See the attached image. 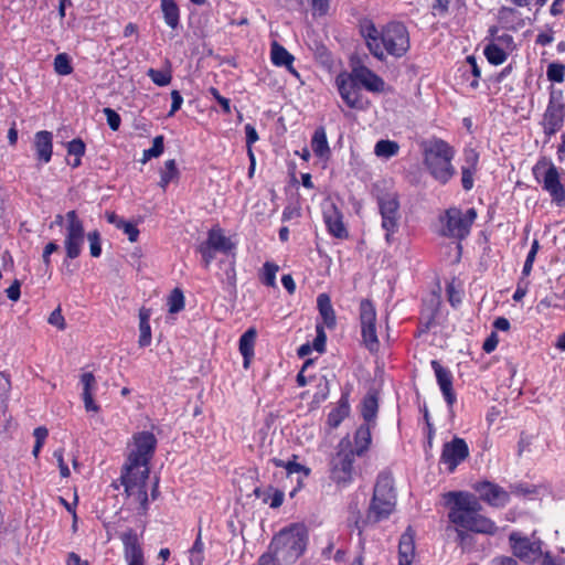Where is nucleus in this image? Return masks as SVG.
<instances>
[{
  "mask_svg": "<svg viewBox=\"0 0 565 565\" xmlns=\"http://www.w3.org/2000/svg\"><path fill=\"white\" fill-rule=\"evenodd\" d=\"M309 530L303 523H291L271 537L267 550L282 564H295L307 551Z\"/></svg>",
  "mask_w": 565,
  "mask_h": 565,
  "instance_id": "nucleus-1",
  "label": "nucleus"
},
{
  "mask_svg": "<svg viewBox=\"0 0 565 565\" xmlns=\"http://www.w3.org/2000/svg\"><path fill=\"white\" fill-rule=\"evenodd\" d=\"M423 163L429 175L441 185H446L457 174L452 164L455 148L446 140L433 137L422 142Z\"/></svg>",
  "mask_w": 565,
  "mask_h": 565,
  "instance_id": "nucleus-2",
  "label": "nucleus"
},
{
  "mask_svg": "<svg viewBox=\"0 0 565 565\" xmlns=\"http://www.w3.org/2000/svg\"><path fill=\"white\" fill-rule=\"evenodd\" d=\"M338 92L349 108L362 109L361 88L372 93H385L390 87L376 73H338Z\"/></svg>",
  "mask_w": 565,
  "mask_h": 565,
  "instance_id": "nucleus-3",
  "label": "nucleus"
},
{
  "mask_svg": "<svg viewBox=\"0 0 565 565\" xmlns=\"http://www.w3.org/2000/svg\"><path fill=\"white\" fill-rule=\"evenodd\" d=\"M372 195L381 215V227L385 232V242L391 245L394 242V234L399 230L402 218L399 195L396 191L386 189L385 182L374 183Z\"/></svg>",
  "mask_w": 565,
  "mask_h": 565,
  "instance_id": "nucleus-4",
  "label": "nucleus"
},
{
  "mask_svg": "<svg viewBox=\"0 0 565 565\" xmlns=\"http://www.w3.org/2000/svg\"><path fill=\"white\" fill-rule=\"evenodd\" d=\"M205 242L221 253L226 255L232 254L231 258L221 259L218 262V266L222 271L218 274V278L224 290L230 295L236 294L235 254L232 253L235 249V244L223 234L221 228L210 230Z\"/></svg>",
  "mask_w": 565,
  "mask_h": 565,
  "instance_id": "nucleus-5",
  "label": "nucleus"
},
{
  "mask_svg": "<svg viewBox=\"0 0 565 565\" xmlns=\"http://www.w3.org/2000/svg\"><path fill=\"white\" fill-rule=\"evenodd\" d=\"M135 448L129 452L126 463L122 466L121 473H139L140 467L150 469L149 463L154 456L158 440L153 433L142 430L132 435Z\"/></svg>",
  "mask_w": 565,
  "mask_h": 565,
  "instance_id": "nucleus-6",
  "label": "nucleus"
},
{
  "mask_svg": "<svg viewBox=\"0 0 565 565\" xmlns=\"http://www.w3.org/2000/svg\"><path fill=\"white\" fill-rule=\"evenodd\" d=\"M535 180L542 184L552 203L557 207H565V186L561 182V174L557 167L547 157H541L532 168Z\"/></svg>",
  "mask_w": 565,
  "mask_h": 565,
  "instance_id": "nucleus-7",
  "label": "nucleus"
},
{
  "mask_svg": "<svg viewBox=\"0 0 565 565\" xmlns=\"http://www.w3.org/2000/svg\"><path fill=\"white\" fill-rule=\"evenodd\" d=\"M354 458L355 456L351 451V440L349 437H343L331 461L330 478L338 487L345 488L353 481Z\"/></svg>",
  "mask_w": 565,
  "mask_h": 565,
  "instance_id": "nucleus-8",
  "label": "nucleus"
},
{
  "mask_svg": "<svg viewBox=\"0 0 565 565\" xmlns=\"http://www.w3.org/2000/svg\"><path fill=\"white\" fill-rule=\"evenodd\" d=\"M476 218L477 211L475 207L468 209L465 213L458 207H449L440 217V222L444 224L441 234L446 237L462 241L470 234Z\"/></svg>",
  "mask_w": 565,
  "mask_h": 565,
  "instance_id": "nucleus-9",
  "label": "nucleus"
},
{
  "mask_svg": "<svg viewBox=\"0 0 565 565\" xmlns=\"http://www.w3.org/2000/svg\"><path fill=\"white\" fill-rule=\"evenodd\" d=\"M381 47L396 58L403 57L411 47L409 33L402 22H390L382 28Z\"/></svg>",
  "mask_w": 565,
  "mask_h": 565,
  "instance_id": "nucleus-10",
  "label": "nucleus"
},
{
  "mask_svg": "<svg viewBox=\"0 0 565 565\" xmlns=\"http://www.w3.org/2000/svg\"><path fill=\"white\" fill-rule=\"evenodd\" d=\"M150 469H142L139 473L127 475L121 473L120 483L125 488V493L136 495L139 501L138 514L145 515L149 510V500L147 491V480L149 479Z\"/></svg>",
  "mask_w": 565,
  "mask_h": 565,
  "instance_id": "nucleus-11",
  "label": "nucleus"
},
{
  "mask_svg": "<svg viewBox=\"0 0 565 565\" xmlns=\"http://www.w3.org/2000/svg\"><path fill=\"white\" fill-rule=\"evenodd\" d=\"M65 218L67 222L64 239L66 257L75 259L82 253V247L85 241V228L83 221L78 217L75 210L68 211Z\"/></svg>",
  "mask_w": 565,
  "mask_h": 565,
  "instance_id": "nucleus-12",
  "label": "nucleus"
},
{
  "mask_svg": "<svg viewBox=\"0 0 565 565\" xmlns=\"http://www.w3.org/2000/svg\"><path fill=\"white\" fill-rule=\"evenodd\" d=\"M359 311L363 343L370 352L377 351L380 342L376 333L375 306L370 299H362Z\"/></svg>",
  "mask_w": 565,
  "mask_h": 565,
  "instance_id": "nucleus-13",
  "label": "nucleus"
},
{
  "mask_svg": "<svg viewBox=\"0 0 565 565\" xmlns=\"http://www.w3.org/2000/svg\"><path fill=\"white\" fill-rule=\"evenodd\" d=\"M448 520L457 527L472 533L494 535L498 531L495 523L484 515H462L452 511L448 512Z\"/></svg>",
  "mask_w": 565,
  "mask_h": 565,
  "instance_id": "nucleus-14",
  "label": "nucleus"
},
{
  "mask_svg": "<svg viewBox=\"0 0 565 565\" xmlns=\"http://www.w3.org/2000/svg\"><path fill=\"white\" fill-rule=\"evenodd\" d=\"M509 541L514 556L521 561L533 564L542 557V542L540 540L531 541L518 532H512Z\"/></svg>",
  "mask_w": 565,
  "mask_h": 565,
  "instance_id": "nucleus-15",
  "label": "nucleus"
},
{
  "mask_svg": "<svg viewBox=\"0 0 565 565\" xmlns=\"http://www.w3.org/2000/svg\"><path fill=\"white\" fill-rule=\"evenodd\" d=\"M469 457V447L463 438L454 437L443 445L439 465H446L448 472L452 473L456 468Z\"/></svg>",
  "mask_w": 565,
  "mask_h": 565,
  "instance_id": "nucleus-16",
  "label": "nucleus"
},
{
  "mask_svg": "<svg viewBox=\"0 0 565 565\" xmlns=\"http://www.w3.org/2000/svg\"><path fill=\"white\" fill-rule=\"evenodd\" d=\"M446 502L449 505V512L455 511L462 515H481L482 505L478 499L463 491H451L446 494Z\"/></svg>",
  "mask_w": 565,
  "mask_h": 565,
  "instance_id": "nucleus-17",
  "label": "nucleus"
},
{
  "mask_svg": "<svg viewBox=\"0 0 565 565\" xmlns=\"http://www.w3.org/2000/svg\"><path fill=\"white\" fill-rule=\"evenodd\" d=\"M473 489L478 492L480 500L493 508H503L510 502V493L491 481L477 482Z\"/></svg>",
  "mask_w": 565,
  "mask_h": 565,
  "instance_id": "nucleus-18",
  "label": "nucleus"
},
{
  "mask_svg": "<svg viewBox=\"0 0 565 565\" xmlns=\"http://www.w3.org/2000/svg\"><path fill=\"white\" fill-rule=\"evenodd\" d=\"M430 365L431 369L434 370L437 384L443 393L445 402L449 411L451 412L455 403L457 402V395L452 387V373L449 369L443 366L437 360H433L430 362Z\"/></svg>",
  "mask_w": 565,
  "mask_h": 565,
  "instance_id": "nucleus-19",
  "label": "nucleus"
},
{
  "mask_svg": "<svg viewBox=\"0 0 565 565\" xmlns=\"http://www.w3.org/2000/svg\"><path fill=\"white\" fill-rule=\"evenodd\" d=\"M120 540L124 546V558L127 565H145L143 551L136 531L128 529L120 534Z\"/></svg>",
  "mask_w": 565,
  "mask_h": 565,
  "instance_id": "nucleus-20",
  "label": "nucleus"
},
{
  "mask_svg": "<svg viewBox=\"0 0 565 565\" xmlns=\"http://www.w3.org/2000/svg\"><path fill=\"white\" fill-rule=\"evenodd\" d=\"M565 121V107L547 105L543 114L540 125L546 137L545 142H548L551 137L558 132Z\"/></svg>",
  "mask_w": 565,
  "mask_h": 565,
  "instance_id": "nucleus-21",
  "label": "nucleus"
},
{
  "mask_svg": "<svg viewBox=\"0 0 565 565\" xmlns=\"http://www.w3.org/2000/svg\"><path fill=\"white\" fill-rule=\"evenodd\" d=\"M323 221L328 233L335 238L345 239L349 232L343 223V214L333 203L323 209Z\"/></svg>",
  "mask_w": 565,
  "mask_h": 565,
  "instance_id": "nucleus-22",
  "label": "nucleus"
},
{
  "mask_svg": "<svg viewBox=\"0 0 565 565\" xmlns=\"http://www.w3.org/2000/svg\"><path fill=\"white\" fill-rule=\"evenodd\" d=\"M395 504L396 495L379 497V500H375V494H373L367 509V521L379 523L388 519L395 509Z\"/></svg>",
  "mask_w": 565,
  "mask_h": 565,
  "instance_id": "nucleus-23",
  "label": "nucleus"
},
{
  "mask_svg": "<svg viewBox=\"0 0 565 565\" xmlns=\"http://www.w3.org/2000/svg\"><path fill=\"white\" fill-rule=\"evenodd\" d=\"M32 148L38 164L49 163L53 156V134L47 130L35 132Z\"/></svg>",
  "mask_w": 565,
  "mask_h": 565,
  "instance_id": "nucleus-24",
  "label": "nucleus"
},
{
  "mask_svg": "<svg viewBox=\"0 0 565 565\" xmlns=\"http://www.w3.org/2000/svg\"><path fill=\"white\" fill-rule=\"evenodd\" d=\"M415 556V533L411 526L401 535L398 542V565H412Z\"/></svg>",
  "mask_w": 565,
  "mask_h": 565,
  "instance_id": "nucleus-25",
  "label": "nucleus"
},
{
  "mask_svg": "<svg viewBox=\"0 0 565 565\" xmlns=\"http://www.w3.org/2000/svg\"><path fill=\"white\" fill-rule=\"evenodd\" d=\"M81 383L83 384L82 398L86 412H99L100 407L94 401V392L96 390V379L92 372H85L81 375Z\"/></svg>",
  "mask_w": 565,
  "mask_h": 565,
  "instance_id": "nucleus-26",
  "label": "nucleus"
},
{
  "mask_svg": "<svg viewBox=\"0 0 565 565\" xmlns=\"http://www.w3.org/2000/svg\"><path fill=\"white\" fill-rule=\"evenodd\" d=\"M361 33L372 54L379 60H383V50L381 47L382 30L379 31L375 24L369 21L362 25Z\"/></svg>",
  "mask_w": 565,
  "mask_h": 565,
  "instance_id": "nucleus-27",
  "label": "nucleus"
},
{
  "mask_svg": "<svg viewBox=\"0 0 565 565\" xmlns=\"http://www.w3.org/2000/svg\"><path fill=\"white\" fill-rule=\"evenodd\" d=\"M373 427L370 424H362L356 428L353 437L354 447L351 446L354 456L363 457L367 452L372 443L371 429Z\"/></svg>",
  "mask_w": 565,
  "mask_h": 565,
  "instance_id": "nucleus-28",
  "label": "nucleus"
},
{
  "mask_svg": "<svg viewBox=\"0 0 565 565\" xmlns=\"http://www.w3.org/2000/svg\"><path fill=\"white\" fill-rule=\"evenodd\" d=\"M377 412H379L377 393L370 391L363 397L362 403H361V416L364 419V424H370L371 426H375Z\"/></svg>",
  "mask_w": 565,
  "mask_h": 565,
  "instance_id": "nucleus-29",
  "label": "nucleus"
},
{
  "mask_svg": "<svg viewBox=\"0 0 565 565\" xmlns=\"http://www.w3.org/2000/svg\"><path fill=\"white\" fill-rule=\"evenodd\" d=\"M257 331L255 328H248L238 340V349L243 356V366L248 369L250 360L254 356L255 340Z\"/></svg>",
  "mask_w": 565,
  "mask_h": 565,
  "instance_id": "nucleus-30",
  "label": "nucleus"
},
{
  "mask_svg": "<svg viewBox=\"0 0 565 565\" xmlns=\"http://www.w3.org/2000/svg\"><path fill=\"white\" fill-rule=\"evenodd\" d=\"M350 415V403H349V393H342L341 397L338 402L337 407H334L329 414L327 418V423L331 428H337L340 424Z\"/></svg>",
  "mask_w": 565,
  "mask_h": 565,
  "instance_id": "nucleus-31",
  "label": "nucleus"
},
{
  "mask_svg": "<svg viewBox=\"0 0 565 565\" xmlns=\"http://www.w3.org/2000/svg\"><path fill=\"white\" fill-rule=\"evenodd\" d=\"M373 494H375V500H379V497L396 495L391 470L385 469L377 475Z\"/></svg>",
  "mask_w": 565,
  "mask_h": 565,
  "instance_id": "nucleus-32",
  "label": "nucleus"
},
{
  "mask_svg": "<svg viewBox=\"0 0 565 565\" xmlns=\"http://www.w3.org/2000/svg\"><path fill=\"white\" fill-rule=\"evenodd\" d=\"M311 148L313 153L320 159H329L331 150L328 143L327 132L323 126L316 128L311 138Z\"/></svg>",
  "mask_w": 565,
  "mask_h": 565,
  "instance_id": "nucleus-33",
  "label": "nucleus"
},
{
  "mask_svg": "<svg viewBox=\"0 0 565 565\" xmlns=\"http://www.w3.org/2000/svg\"><path fill=\"white\" fill-rule=\"evenodd\" d=\"M317 307L327 328L333 329L337 324V317L328 294H320L317 297Z\"/></svg>",
  "mask_w": 565,
  "mask_h": 565,
  "instance_id": "nucleus-34",
  "label": "nucleus"
},
{
  "mask_svg": "<svg viewBox=\"0 0 565 565\" xmlns=\"http://www.w3.org/2000/svg\"><path fill=\"white\" fill-rule=\"evenodd\" d=\"M359 505V497L356 494L352 495L348 503L349 516L347 521L349 526H354L359 531V534H361L365 525L371 522L367 521V516L365 519H362Z\"/></svg>",
  "mask_w": 565,
  "mask_h": 565,
  "instance_id": "nucleus-35",
  "label": "nucleus"
},
{
  "mask_svg": "<svg viewBox=\"0 0 565 565\" xmlns=\"http://www.w3.org/2000/svg\"><path fill=\"white\" fill-rule=\"evenodd\" d=\"M270 58L275 66L286 67L288 71H295L292 67L294 56L280 44H271Z\"/></svg>",
  "mask_w": 565,
  "mask_h": 565,
  "instance_id": "nucleus-36",
  "label": "nucleus"
},
{
  "mask_svg": "<svg viewBox=\"0 0 565 565\" xmlns=\"http://www.w3.org/2000/svg\"><path fill=\"white\" fill-rule=\"evenodd\" d=\"M151 311L148 308L142 307L139 310V340L138 344L140 348H146L151 344V327H150Z\"/></svg>",
  "mask_w": 565,
  "mask_h": 565,
  "instance_id": "nucleus-37",
  "label": "nucleus"
},
{
  "mask_svg": "<svg viewBox=\"0 0 565 565\" xmlns=\"http://www.w3.org/2000/svg\"><path fill=\"white\" fill-rule=\"evenodd\" d=\"M161 10L164 22L172 29H175L180 20L179 7L174 0H161Z\"/></svg>",
  "mask_w": 565,
  "mask_h": 565,
  "instance_id": "nucleus-38",
  "label": "nucleus"
},
{
  "mask_svg": "<svg viewBox=\"0 0 565 565\" xmlns=\"http://www.w3.org/2000/svg\"><path fill=\"white\" fill-rule=\"evenodd\" d=\"M179 178H180V171L177 168L175 160L174 159L167 160L164 162V169L160 172V182H159L160 188L166 190L171 181L178 180Z\"/></svg>",
  "mask_w": 565,
  "mask_h": 565,
  "instance_id": "nucleus-39",
  "label": "nucleus"
},
{
  "mask_svg": "<svg viewBox=\"0 0 565 565\" xmlns=\"http://www.w3.org/2000/svg\"><path fill=\"white\" fill-rule=\"evenodd\" d=\"M399 146L396 141L381 139L375 143L374 153L382 158H392L398 153Z\"/></svg>",
  "mask_w": 565,
  "mask_h": 565,
  "instance_id": "nucleus-40",
  "label": "nucleus"
},
{
  "mask_svg": "<svg viewBox=\"0 0 565 565\" xmlns=\"http://www.w3.org/2000/svg\"><path fill=\"white\" fill-rule=\"evenodd\" d=\"M270 462H273V465L276 467L286 469L287 476L302 472L305 475V477H308L310 473L309 468H307L306 466H303L301 463L296 462L295 460L284 461L278 458H271Z\"/></svg>",
  "mask_w": 565,
  "mask_h": 565,
  "instance_id": "nucleus-41",
  "label": "nucleus"
},
{
  "mask_svg": "<svg viewBox=\"0 0 565 565\" xmlns=\"http://www.w3.org/2000/svg\"><path fill=\"white\" fill-rule=\"evenodd\" d=\"M284 499L285 493L282 490L269 486L267 489H265L263 503L268 504L271 509H278L282 505Z\"/></svg>",
  "mask_w": 565,
  "mask_h": 565,
  "instance_id": "nucleus-42",
  "label": "nucleus"
},
{
  "mask_svg": "<svg viewBox=\"0 0 565 565\" xmlns=\"http://www.w3.org/2000/svg\"><path fill=\"white\" fill-rule=\"evenodd\" d=\"M164 150V138L162 135L156 136L152 141V146L149 149L143 150L141 162L146 163L152 158H158L163 153Z\"/></svg>",
  "mask_w": 565,
  "mask_h": 565,
  "instance_id": "nucleus-43",
  "label": "nucleus"
},
{
  "mask_svg": "<svg viewBox=\"0 0 565 565\" xmlns=\"http://www.w3.org/2000/svg\"><path fill=\"white\" fill-rule=\"evenodd\" d=\"M185 299L180 288H174L168 298V307L170 313H178L184 309Z\"/></svg>",
  "mask_w": 565,
  "mask_h": 565,
  "instance_id": "nucleus-44",
  "label": "nucleus"
},
{
  "mask_svg": "<svg viewBox=\"0 0 565 565\" xmlns=\"http://www.w3.org/2000/svg\"><path fill=\"white\" fill-rule=\"evenodd\" d=\"M484 56L490 64L495 66L502 64L507 58L505 52L495 44H489L486 46Z\"/></svg>",
  "mask_w": 565,
  "mask_h": 565,
  "instance_id": "nucleus-45",
  "label": "nucleus"
},
{
  "mask_svg": "<svg viewBox=\"0 0 565 565\" xmlns=\"http://www.w3.org/2000/svg\"><path fill=\"white\" fill-rule=\"evenodd\" d=\"M279 270L278 265L266 262L263 265V274L260 277V280L264 285L268 287H275L276 286V274Z\"/></svg>",
  "mask_w": 565,
  "mask_h": 565,
  "instance_id": "nucleus-46",
  "label": "nucleus"
},
{
  "mask_svg": "<svg viewBox=\"0 0 565 565\" xmlns=\"http://www.w3.org/2000/svg\"><path fill=\"white\" fill-rule=\"evenodd\" d=\"M33 436L35 438V443L32 449V455L38 458L39 454L49 436V430L44 426H39L34 429Z\"/></svg>",
  "mask_w": 565,
  "mask_h": 565,
  "instance_id": "nucleus-47",
  "label": "nucleus"
},
{
  "mask_svg": "<svg viewBox=\"0 0 565 565\" xmlns=\"http://www.w3.org/2000/svg\"><path fill=\"white\" fill-rule=\"evenodd\" d=\"M87 239L89 242V253L90 256L97 258L102 255V236L100 233L95 230L87 234Z\"/></svg>",
  "mask_w": 565,
  "mask_h": 565,
  "instance_id": "nucleus-48",
  "label": "nucleus"
},
{
  "mask_svg": "<svg viewBox=\"0 0 565 565\" xmlns=\"http://www.w3.org/2000/svg\"><path fill=\"white\" fill-rule=\"evenodd\" d=\"M11 383L9 377L0 373V414H3L7 409V401L9 398V392Z\"/></svg>",
  "mask_w": 565,
  "mask_h": 565,
  "instance_id": "nucleus-49",
  "label": "nucleus"
},
{
  "mask_svg": "<svg viewBox=\"0 0 565 565\" xmlns=\"http://www.w3.org/2000/svg\"><path fill=\"white\" fill-rule=\"evenodd\" d=\"M198 252L201 254L204 268L207 269L210 267L211 263L214 260L216 252H218V250L211 247L204 241L198 246Z\"/></svg>",
  "mask_w": 565,
  "mask_h": 565,
  "instance_id": "nucleus-50",
  "label": "nucleus"
},
{
  "mask_svg": "<svg viewBox=\"0 0 565 565\" xmlns=\"http://www.w3.org/2000/svg\"><path fill=\"white\" fill-rule=\"evenodd\" d=\"M68 156L82 158L86 152V145L82 138H75L66 143Z\"/></svg>",
  "mask_w": 565,
  "mask_h": 565,
  "instance_id": "nucleus-51",
  "label": "nucleus"
},
{
  "mask_svg": "<svg viewBox=\"0 0 565 565\" xmlns=\"http://www.w3.org/2000/svg\"><path fill=\"white\" fill-rule=\"evenodd\" d=\"M511 492L513 494L520 495V497H531L537 494L539 490L537 487L534 484H527V483H515L511 484L510 487Z\"/></svg>",
  "mask_w": 565,
  "mask_h": 565,
  "instance_id": "nucleus-52",
  "label": "nucleus"
},
{
  "mask_svg": "<svg viewBox=\"0 0 565 565\" xmlns=\"http://www.w3.org/2000/svg\"><path fill=\"white\" fill-rule=\"evenodd\" d=\"M461 186L465 191H470L475 185V175L478 169L461 167Z\"/></svg>",
  "mask_w": 565,
  "mask_h": 565,
  "instance_id": "nucleus-53",
  "label": "nucleus"
},
{
  "mask_svg": "<svg viewBox=\"0 0 565 565\" xmlns=\"http://www.w3.org/2000/svg\"><path fill=\"white\" fill-rule=\"evenodd\" d=\"M479 152L473 148H465L463 149V164L461 167L478 169L479 164Z\"/></svg>",
  "mask_w": 565,
  "mask_h": 565,
  "instance_id": "nucleus-54",
  "label": "nucleus"
},
{
  "mask_svg": "<svg viewBox=\"0 0 565 565\" xmlns=\"http://www.w3.org/2000/svg\"><path fill=\"white\" fill-rule=\"evenodd\" d=\"M457 543L462 550H470L475 543V537L469 531L457 527Z\"/></svg>",
  "mask_w": 565,
  "mask_h": 565,
  "instance_id": "nucleus-55",
  "label": "nucleus"
},
{
  "mask_svg": "<svg viewBox=\"0 0 565 565\" xmlns=\"http://www.w3.org/2000/svg\"><path fill=\"white\" fill-rule=\"evenodd\" d=\"M103 113L106 116L107 125L113 131H117L121 125L120 115L113 108L105 107Z\"/></svg>",
  "mask_w": 565,
  "mask_h": 565,
  "instance_id": "nucleus-56",
  "label": "nucleus"
},
{
  "mask_svg": "<svg viewBox=\"0 0 565 565\" xmlns=\"http://www.w3.org/2000/svg\"><path fill=\"white\" fill-rule=\"evenodd\" d=\"M316 331L317 334L311 344L312 350H316L319 353H323L326 351L327 334L323 327L319 324L317 326Z\"/></svg>",
  "mask_w": 565,
  "mask_h": 565,
  "instance_id": "nucleus-57",
  "label": "nucleus"
},
{
  "mask_svg": "<svg viewBox=\"0 0 565 565\" xmlns=\"http://www.w3.org/2000/svg\"><path fill=\"white\" fill-rule=\"evenodd\" d=\"M54 71H73L71 57L66 53H60L54 58Z\"/></svg>",
  "mask_w": 565,
  "mask_h": 565,
  "instance_id": "nucleus-58",
  "label": "nucleus"
},
{
  "mask_svg": "<svg viewBox=\"0 0 565 565\" xmlns=\"http://www.w3.org/2000/svg\"><path fill=\"white\" fill-rule=\"evenodd\" d=\"M450 7V0H434L431 3V14L445 17Z\"/></svg>",
  "mask_w": 565,
  "mask_h": 565,
  "instance_id": "nucleus-59",
  "label": "nucleus"
},
{
  "mask_svg": "<svg viewBox=\"0 0 565 565\" xmlns=\"http://www.w3.org/2000/svg\"><path fill=\"white\" fill-rule=\"evenodd\" d=\"M53 457L57 461L61 476L63 478L70 477V475H71L70 468L64 461V448H58V449L54 450Z\"/></svg>",
  "mask_w": 565,
  "mask_h": 565,
  "instance_id": "nucleus-60",
  "label": "nucleus"
},
{
  "mask_svg": "<svg viewBox=\"0 0 565 565\" xmlns=\"http://www.w3.org/2000/svg\"><path fill=\"white\" fill-rule=\"evenodd\" d=\"M547 105L565 107L563 90L555 88L554 85H551Z\"/></svg>",
  "mask_w": 565,
  "mask_h": 565,
  "instance_id": "nucleus-61",
  "label": "nucleus"
},
{
  "mask_svg": "<svg viewBox=\"0 0 565 565\" xmlns=\"http://www.w3.org/2000/svg\"><path fill=\"white\" fill-rule=\"evenodd\" d=\"M311 4L313 15L323 17L329 11V0H308Z\"/></svg>",
  "mask_w": 565,
  "mask_h": 565,
  "instance_id": "nucleus-62",
  "label": "nucleus"
},
{
  "mask_svg": "<svg viewBox=\"0 0 565 565\" xmlns=\"http://www.w3.org/2000/svg\"><path fill=\"white\" fill-rule=\"evenodd\" d=\"M209 92L211 95L216 99V102L220 104L223 113L231 114V100L226 97H223L218 89L215 87H210Z\"/></svg>",
  "mask_w": 565,
  "mask_h": 565,
  "instance_id": "nucleus-63",
  "label": "nucleus"
},
{
  "mask_svg": "<svg viewBox=\"0 0 565 565\" xmlns=\"http://www.w3.org/2000/svg\"><path fill=\"white\" fill-rule=\"evenodd\" d=\"M119 230H122V232L128 236V239L131 243L138 241L140 232L136 224L126 221Z\"/></svg>",
  "mask_w": 565,
  "mask_h": 565,
  "instance_id": "nucleus-64",
  "label": "nucleus"
}]
</instances>
